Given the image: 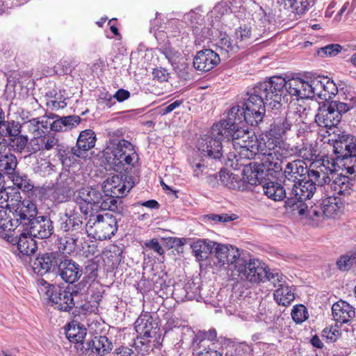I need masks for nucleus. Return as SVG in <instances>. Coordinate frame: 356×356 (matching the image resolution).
Segmentation results:
<instances>
[{
  "instance_id": "obj_14",
  "label": "nucleus",
  "mask_w": 356,
  "mask_h": 356,
  "mask_svg": "<svg viewBox=\"0 0 356 356\" xmlns=\"http://www.w3.org/2000/svg\"><path fill=\"white\" fill-rule=\"evenodd\" d=\"M55 308L67 312L74 306L72 293L44 282L40 288Z\"/></svg>"
},
{
  "instance_id": "obj_41",
  "label": "nucleus",
  "mask_w": 356,
  "mask_h": 356,
  "mask_svg": "<svg viewBox=\"0 0 356 356\" xmlns=\"http://www.w3.org/2000/svg\"><path fill=\"white\" fill-rule=\"evenodd\" d=\"M19 251L24 255L31 256L37 250V244L33 237L29 235L28 232L22 233L17 242Z\"/></svg>"
},
{
  "instance_id": "obj_23",
  "label": "nucleus",
  "mask_w": 356,
  "mask_h": 356,
  "mask_svg": "<svg viewBox=\"0 0 356 356\" xmlns=\"http://www.w3.org/2000/svg\"><path fill=\"white\" fill-rule=\"evenodd\" d=\"M214 250L213 263L218 267L231 264L235 268V264L238 259H241L238 249L232 245H225L216 243Z\"/></svg>"
},
{
  "instance_id": "obj_21",
  "label": "nucleus",
  "mask_w": 356,
  "mask_h": 356,
  "mask_svg": "<svg viewBox=\"0 0 356 356\" xmlns=\"http://www.w3.org/2000/svg\"><path fill=\"white\" fill-rule=\"evenodd\" d=\"M29 235L40 239L47 238L54 232L53 222L48 216H35L24 229Z\"/></svg>"
},
{
  "instance_id": "obj_8",
  "label": "nucleus",
  "mask_w": 356,
  "mask_h": 356,
  "mask_svg": "<svg viewBox=\"0 0 356 356\" xmlns=\"http://www.w3.org/2000/svg\"><path fill=\"white\" fill-rule=\"evenodd\" d=\"M260 36L261 34L257 33L251 25L241 24L235 30L232 39L222 38L219 41V47L226 53H235L252 44L259 40Z\"/></svg>"
},
{
  "instance_id": "obj_17",
  "label": "nucleus",
  "mask_w": 356,
  "mask_h": 356,
  "mask_svg": "<svg viewBox=\"0 0 356 356\" xmlns=\"http://www.w3.org/2000/svg\"><path fill=\"white\" fill-rule=\"evenodd\" d=\"M56 270L62 280L69 284L78 281L83 274V268L78 263L62 255L59 256Z\"/></svg>"
},
{
  "instance_id": "obj_26",
  "label": "nucleus",
  "mask_w": 356,
  "mask_h": 356,
  "mask_svg": "<svg viewBox=\"0 0 356 356\" xmlns=\"http://www.w3.org/2000/svg\"><path fill=\"white\" fill-rule=\"evenodd\" d=\"M82 227V217L72 209H67L64 213H59L57 227L63 232L79 230Z\"/></svg>"
},
{
  "instance_id": "obj_52",
  "label": "nucleus",
  "mask_w": 356,
  "mask_h": 356,
  "mask_svg": "<svg viewBox=\"0 0 356 356\" xmlns=\"http://www.w3.org/2000/svg\"><path fill=\"white\" fill-rule=\"evenodd\" d=\"M18 227L14 223V218L12 216H8L5 211H0V229L3 232L15 230Z\"/></svg>"
},
{
  "instance_id": "obj_50",
  "label": "nucleus",
  "mask_w": 356,
  "mask_h": 356,
  "mask_svg": "<svg viewBox=\"0 0 356 356\" xmlns=\"http://www.w3.org/2000/svg\"><path fill=\"white\" fill-rule=\"evenodd\" d=\"M356 264V252H348L340 257L337 261L339 269L343 271L349 270Z\"/></svg>"
},
{
  "instance_id": "obj_46",
  "label": "nucleus",
  "mask_w": 356,
  "mask_h": 356,
  "mask_svg": "<svg viewBox=\"0 0 356 356\" xmlns=\"http://www.w3.org/2000/svg\"><path fill=\"white\" fill-rule=\"evenodd\" d=\"M18 198H21L19 191L15 188H6L3 186V188L0 190V207L6 208L9 210L11 209V200H14L17 201Z\"/></svg>"
},
{
  "instance_id": "obj_45",
  "label": "nucleus",
  "mask_w": 356,
  "mask_h": 356,
  "mask_svg": "<svg viewBox=\"0 0 356 356\" xmlns=\"http://www.w3.org/2000/svg\"><path fill=\"white\" fill-rule=\"evenodd\" d=\"M87 331L85 327H81L79 325H70L69 328L66 330V337L70 341L75 343V348L77 350L79 343L86 341Z\"/></svg>"
},
{
  "instance_id": "obj_6",
  "label": "nucleus",
  "mask_w": 356,
  "mask_h": 356,
  "mask_svg": "<svg viewBox=\"0 0 356 356\" xmlns=\"http://www.w3.org/2000/svg\"><path fill=\"white\" fill-rule=\"evenodd\" d=\"M309 178V180H300L287 186L289 191L290 197L286 200L287 207H290L293 212L299 215H303L307 211L308 207L305 201L312 198L316 191L317 183L314 179Z\"/></svg>"
},
{
  "instance_id": "obj_18",
  "label": "nucleus",
  "mask_w": 356,
  "mask_h": 356,
  "mask_svg": "<svg viewBox=\"0 0 356 356\" xmlns=\"http://www.w3.org/2000/svg\"><path fill=\"white\" fill-rule=\"evenodd\" d=\"M225 140L223 136L218 137L213 135V127L211 129V135L202 136L197 142V147L204 155L212 159H220L223 154L222 141Z\"/></svg>"
},
{
  "instance_id": "obj_25",
  "label": "nucleus",
  "mask_w": 356,
  "mask_h": 356,
  "mask_svg": "<svg viewBox=\"0 0 356 356\" xmlns=\"http://www.w3.org/2000/svg\"><path fill=\"white\" fill-rule=\"evenodd\" d=\"M60 254L56 252L39 254L31 261V267L34 273L43 275L51 270L56 269Z\"/></svg>"
},
{
  "instance_id": "obj_24",
  "label": "nucleus",
  "mask_w": 356,
  "mask_h": 356,
  "mask_svg": "<svg viewBox=\"0 0 356 356\" xmlns=\"http://www.w3.org/2000/svg\"><path fill=\"white\" fill-rule=\"evenodd\" d=\"M315 161L312 164V168L307 170V166L302 160L296 159L291 162H288L284 170V184L285 187L290 186L287 181L291 182L293 184L295 182L300 181L301 178L307 174L309 176V172L314 168L313 165Z\"/></svg>"
},
{
  "instance_id": "obj_58",
  "label": "nucleus",
  "mask_w": 356,
  "mask_h": 356,
  "mask_svg": "<svg viewBox=\"0 0 356 356\" xmlns=\"http://www.w3.org/2000/svg\"><path fill=\"white\" fill-rule=\"evenodd\" d=\"M284 277H285L282 273L277 271L269 272L266 267V276L265 277V280L270 282L274 286L280 287L281 284H284Z\"/></svg>"
},
{
  "instance_id": "obj_9",
  "label": "nucleus",
  "mask_w": 356,
  "mask_h": 356,
  "mask_svg": "<svg viewBox=\"0 0 356 356\" xmlns=\"http://www.w3.org/2000/svg\"><path fill=\"white\" fill-rule=\"evenodd\" d=\"M302 122L300 107H291L285 113L273 118L270 129L264 136L284 142L282 136Z\"/></svg>"
},
{
  "instance_id": "obj_61",
  "label": "nucleus",
  "mask_w": 356,
  "mask_h": 356,
  "mask_svg": "<svg viewBox=\"0 0 356 356\" xmlns=\"http://www.w3.org/2000/svg\"><path fill=\"white\" fill-rule=\"evenodd\" d=\"M298 154L305 160L312 161L315 156V152L312 148L311 145H303L298 149Z\"/></svg>"
},
{
  "instance_id": "obj_22",
  "label": "nucleus",
  "mask_w": 356,
  "mask_h": 356,
  "mask_svg": "<svg viewBox=\"0 0 356 356\" xmlns=\"http://www.w3.org/2000/svg\"><path fill=\"white\" fill-rule=\"evenodd\" d=\"M76 187V184L74 175L67 170L63 171L56 180L52 197L58 202H64L69 193Z\"/></svg>"
},
{
  "instance_id": "obj_29",
  "label": "nucleus",
  "mask_w": 356,
  "mask_h": 356,
  "mask_svg": "<svg viewBox=\"0 0 356 356\" xmlns=\"http://www.w3.org/2000/svg\"><path fill=\"white\" fill-rule=\"evenodd\" d=\"M313 85V87H314V98H318L322 100H328L338 92V89L335 83L332 81L328 79L327 77H314Z\"/></svg>"
},
{
  "instance_id": "obj_7",
  "label": "nucleus",
  "mask_w": 356,
  "mask_h": 356,
  "mask_svg": "<svg viewBox=\"0 0 356 356\" xmlns=\"http://www.w3.org/2000/svg\"><path fill=\"white\" fill-rule=\"evenodd\" d=\"M88 235L97 240L111 238L118 229L117 220L108 213H91L86 225Z\"/></svg>"
},
{
  "instance_id": "obj_28",
  "label": "nucleus",
  "mask_w": 356,
  "mask_h": 356,
  "mask_svg": "<svg viewBox=\"0 0 356 356\" xmlns=\"http://www.w3.org/2000/svg\"><path fill=\"white\" fill-rule=\"evenodd\" d=\"M233 147L241 158L248 159H253L257 154H260L261 149L264 147L262 138L259 143L257 137H253L249 140H234Z\"/></svg>"
},
{
  "instance_id": "obj_39",
  "label": "nucleus",
  "mask_w": 356,
  "mask_h": 356,
  "mask_svg": "<svg viewBox=\"0 0 356 356\" xmlns=\"http://www.w3.org/2000/svg\"><path fill=\"white\" fill-rule=\"evenodd\" d=\"M17 165L16 156L12 154L6 146V150L0 152V172L8 176L13 174Z\"/></svg>"
},
{
  "instance_id": "obj_19",
  "label": "nucleus",
  "mask_w": 356,
  "mask_h": 356,
  "mask_svg": "<svg viewBox=\"0 0 356 356\" xmlns=\"http://www.w3.org/2000/svg\"><path fill=\"white\" fill-rule=\"evenodd\" d=\"M134 182L131 177L115 175L108 177L104 184V191L111 196L120 198L131 190Z\"/></svg>"
},
{
  "instance_id": "obj_35",
  "label": "nucleus",
  "mask_w": 356,
  "mask_h": 356,
  "mask_svg": "<svg viewBox=\"0 0 356 356\" xmlns=\"http://www.w3.org/2000/svg\"><path fill=\"white\" fill-rule=\"evenodd\" d=\"M252 163L246 165L242 172L243 179L244 182H247L250 185L261 184L263 179L267 176L266 172L261 168L259 163Z\"/></svg>"
},
{
  "instance_id": "obj_5",
  "label": "nucleus",
  "mask_w": 356,
  "mask_h": 356,
  "mask_svg": "<svg viewBox=\"0 0 356 356\" xmlns=\"http://www.w3.org/2000/svg\"><path fill=\"white\" fill-rule=\"evenodd\" d=\"M242 103V105H235L230 108L226 119H223L217 124H223L225 127H234L246 122L251 125L257 124L262 121L263 115L258 108L261 106L260 100L256 97L254 102L250 95Z\"/></svg>"
},
{
  "instance_id": "obj_31",
  "label": "nucleus",
  "mask_w": 356,
  "mask_h": 356,
  "mask_svg": "<svg viewBox=\"0 0 356 356\" xmlns=\"http://www.w3.org/2000/svg\"><path fill=\"white\" fill-rule=\"evenodd\" d=\"M135 329L143 340L140 341L142 344H146L149 341V339L154 337L156 334V327H154L152 318L149 314L142 315L137 318Z\"/></svg>"
},
{
  "instance_id": "obj_44",
  "label": "nucleus",
  "mask_w": 356,
  "mask_h": 356,
  "mask_svg": "<svg viewBox=\"0 0 356 356\" xmlns=\"http://www.w3.org/2000/svg\"><path fill=\"white\" fill-rule=\"evenodd\" d=\"M220 179L222 184L230 189L243 190L244 188L243 181L237 175L220 171Z\"/></svg>"
},
{
  "instance_id": "obj_40",
  "label": "nucleus",
  "mask_w": 356,
  "mask_h": 356,
  "mask_svg": "<svg viewBox=\"0 0 356 356\" xmlns=\"http://www.w3.org/2000/svg\"><path fill=\"white\" fill-rule=\"evenodd\" d=\"M314 0H277L284 9L291 10L293 13L302 15L307 11Z\"/></svg>"
},
{
  "instance_id": "obj_51",
  "label": "nucleus",
  "mask_w": 356,
  "mask_h": 356,
  "mask_svg": "<svg viewBox=\"0 0 356 356\" xmlns=\"http://www.w3.org/2000/svg\"><path fill=\"white\" fill-rule=\"evenodd\" d=\"M97 277V273L92 272L88 275L83 277V280L79 283L73 286L72 291V294L76 295L79 293L85 292L88 290L90 282H93Z\"/></svg>"
},
{
  "instance_id": "obj_57",
  "label": "nucleus",
  "mask_w": 356,
  "mask_h": 356,
  "mask_svg": "<svg viewBox=\"0 0 356 356\" xmlns=\"http://www.w3.org/2000/svg\"><path fill=\"white\" fill-rule=\"evenodd\" d=\"M342 47L337 44H328L321 48L318 51V54L321 57H332L337 56L341 50Z\"/></svg>"
},
{
  "instance_id": "obj_3",
  "label": "nucleus",
  "mask_w": 356,
  "mask_h": 356,
  "mask_svg": "<svg viewBox=\"0 0 356 356\" xmlns=\"http://www.w3.org/2000/svg\"><path fill=\"white\" fill-rule=\"evenodd\" d=\"M284 88L286 89V79L282 76H273L269 81L257 84L247 95H250L254 102L256 97L260 100L261 106L258 105V108L264 115L266 105L272 109H280Z\"/></svg>"
},
{
  "instance_id": "obj_37",
  "label": "nucleus",
  "mask_w": 356,
  "mask_h": 356,
  "mask_svg": "<svg viewBox=\"0 0 356 356\" xmlns=\"http://www.w3.org/2000/svg\"><path fill=\"white\" fill-rule=\"evenodd\" d=\"M102 191L90 186L82 187L77 191L76 199L92 206L95 209L102 200Z\"/></svg>"
},
{
  "instance_id": "obj_36",
  "label": "nucleus",
  "mask_w": 356,
  "mask_h": 356,
  "mask_svg": "<svg viewBox=\"0 0 356 356\" xmlns=\"http://www.w3.org/2000/svg\"><path fill=\"white\" fill-rule=\"evenodd\" d=\"M216 245V242L207 239H197L191 244L194 257L198 261L206 260Z\"/></svg>"
},
{
  "instance_id": "obj_60",
  "label": "nucleus",
  "mask_w": 356,
  "mask_h": 356,
  "mask_svg": "<svg viewBox=\"0 0 356 356\" xmlns=\"http://www.w3.org/2000/svg\"><path fill=\"white\" fill-rule=\"evenodd\" d=\"M340 332L337 326L325 327L322 331V337L330 342L335 341L339 337Z\"/></svg>"
},
{
  "instance_id": "obj_32",
  "label": "nucleus",
  "mask_w": 356,
  "mask_h": 356,
  "mask_svg": "<svg viewBox=\"0 0 356 356\" xmlns=\"http://www.w3.org/2000/svg\"><path fill=\"white\" fill-rule=\"evenodd\" d=\"M334 321L340 323H348L355 315V309L347 302L339 300L332 307Z\"/></svg>"
},
{
  "instance_id": "obj_15",
  "label": "nucleus",
  "mask_w": 356,
  "mask_h": 356,
  "mask_svg": "<svg viewBox=\"0 0 356 356\" xmlns=\"http://www.w3.org/2000/svg\"><path fill=\"white\" fill-rule=\"evenodd\" d=\"M112 341L106 336H90L77 346V352L87 356H102L113 349Z\"/></svg>"
},
{
  "instance_id": "obj_43",
  "label": "nucleus",
  "mask_w": 356,
  "mask_h": 356,
  "mask_svg": "<svg viewBox=\"0 0 356 356\" xmlns=\"http://www.w3.org/2000/svg\"><path fill=\"white\" fill-rule=\"evenodd\" d=\"M273 295L277 304L282 306L289 305L295 299L292 287L283 284L275 291Z\"/></svg>"
},
{
  "instance_id": "obj_47",
  "label": "nucleus",
  "mask_w": 356,
  "mask_h": 356,
  "mask_svg": "<svg viewBox=\"0 0 356 356\" xmlns=\"http://www.w3.org/2000/svg\"><path fill=\"white\" fill-rule=\"evenodd\" d=\"M21 125L19 122L14 120L3 121L0 122V135L12 138L20 133Z\"/></svg>"
},
{
  "instance_id": "obj_27",
  "label": "nucleus",
  "mask_w": 356,
  "mask_h": 356,
  "mask_svg": "<svg viewBox=\"0 0 356 356\" xmlns=\"http://www.w3.org/2000/svg\"><path fill=\"white\" fill-rule=\"evenodd\" d=\"M219 63V55L209 49L198 51L193 59L194 67L201 72L210 71Z\"/></svg>"
},
{
  "instance_id": "obj_54",
  "label": "nucleus",
  "mask_w": 356,
  "mask_h": 356,
  "mask_svg": "<svg viewBox=\"0 0 356 356\" xmlns=\"http://www.w3.org/2000/svg\"><path fill=\"white\" fill-rule=\"evenodd\" d=\"M54 165H53L49 161L44 159H40L37 160L35 163V171L44 176L54 171Z\"/></svg>"
},
{
  "instance_id": "obj_12",
  "label": "nucleus",
  "mask_w": 356,
  "mask_h": 356,
  "mask_svg": "<svg viewBox=\"0 0 356 356\" xmlns=\"http://www.w3.org/2000/svg\"><path fill=\"white\" fill-rule=\"evenodd\" d=\"M343 203L336 196L329 195L322 199L319 204L307 210V216L313 220L320 221L339 216L342 211Z\"/></svg>"
},
{
  "instance_id": "obj_30",
  "label": "nucleus",
  "mask_w": 356,
  "mask_h": 356,
  "mask_svg": "<svg viewBox=\"0 0 356 356\" xmlns=\"http://www.w3.org/2000/svg\"><path fill=\"white\" fill-rule=\"evenodd\" d=\"M96 134L91 129L82 131L77 139L76 147L72 148V153L76 157L82 158L84 154L95 147Z\"/></svg>"
},
{
  "instance_id": "obj_2",
  "label": "nucleus",
  "mask_w": 356,
  "mask_h": 356,
  "mask_svg": "<svg viewBox=\"0 0 356 356\" xmlns=\"http://www.w3.org/2000/svg\"><path fill=\"white\" fill-rule=\"evenodd\" d=\"M264 147L261 149V163H259L266 175L276 177L282 171L284 159L292 155V149L284 142L263 136Z\"/></svg>"
},
{
  "instance_id": "obj_38",
  "label": "nucleus",
  "mask_w": 356,
  "mask_h": 356,
  "mask_svg": "<svg viewBox=\"0 0 356 356\" xmlns=\"http://www.w3.org/2000/svg\"><path fill=\"white\" fill-rule=\"evenodd\" d=\"M262 191L270 199L280 201L286 197L287 188H284L280 184L268 181L262 183Z\"/></svg>"
},
{
  "instance_id": "obj_4",
  "label": "nucleus",
  "mask_w": 356,
  "mask_h": 356,
  "mask_svg": "<svg viewBox=\"0 0 356 356\" xmlns=\"http://www.w3.org/2000/svg\"><path fill=\"white\" fill-rule=\"evenodd\" d=\"M103 154L107 163L115 171L123 169L124 165H133L137 159L133 145L124 139L111 138Z\"/></svg>"
},
{
  "instance_id": "obj_49",
  "label": "nucleus",
  "mask_w": 356,
  "mask_h": 356,
  "mask_svg": "<svg viewBox=\"0 0 356 356\" xmlns=\"http://www.w3.org/2000/svg\"><path fill=\"white\" fill-rule=\"evenodd\" d=\"M77 241L78 236L75 234L61 237L59 240V249L63 252L70 253L75 250Z\"/></svg>"
},
{
  "instance_id": "obj_20",
  "label": "nucleus",
  "mask_w": 356,
  "mask_h": 356,
  "mask_svg": "<svg viewBox=\"0 0 356 356\" xmlns=\"http://www.w3.org/2000/svg\"><path fill=\"white\" fill-rule=\"evenodd\" d=\"M313 83L314 78L305 80L293 77L286 80V91L289 95L300 99L314 98Z\"/></svg>"
},
{
  "instance_id": "obj_56",
  "label": "nucleus",
  "mask_w": 356,
  "mask_h": 356,
  "mask_svg": "<svg viewBox=\"0 0 356 356\" xmlns=\"http://www.w3.org/2000/svg\"><path fill=\"white\" fill-rule=\"evenodd\" d=\"M29 138L27 136L17 134L10 138V145L12 148L19 152H22L28 145Z\"/></svg>"
},
{
  "instance_id": "obj_1",
  "label": "nucleus",
  "mask_w": 356,
  "mask_h": 356,
  "mask_svg": "<svg viewBox=\"0 0 356 356\" xmlns=\"http://www.w3.org/2000/svg\"><path fill=\"white\" fill-rule=\"evenodd\" d=\"M314 168L309 177L314 179L318 186H322L327 193L348 196L355 190V182L348 176L336 172V163L333 159L324 156L315 161Z\"/></svg>"
},
{
  "instance_id": "obj_55",
  "label": "nucleus",
  "mask_w": 356,
  "mask_h": 356,
  "mask_svg": "<svg viewBox=\"0 0 356 356\" xmlns=\"http://www.w3.org/2000/svg\"><path fill=\"white\" fill-rule=\"evenodd\" d=\"M291 316L297 323L304 322L308 318L307 308L302 305L294 306L291 312Z\"/></svg>"
},
{
  "instance_id": "obj_13",
  "label": "nucleus",
  "mask_w": 356,
  "mask_h": 356,
  "mask_svg": "<svg viewBox=\"0 0 356 356\" xmlns=\"http://www.w3.org/2000/svg\"><path fill=\"white\" fill-rule=\"evenodd\" d=\"M343 113L338 105V101H332L318 108L315 121L318 126L327 129V132L330 135V131L337 129Z\"/></svg>"
},
{
  "instance_id": "obj_59",
  "label": "nucleus",
  "mask_w": 356,
  "mask_h": 356,
  "mask_svg": "<svg viewBox=\"0 0 356 356\" xmlns=\"http://www.w3.org/2000/svg\"><path fill=\"white\" fill-rule=\"evenodd\" d=\"M346 102H341L338 101V105L341 108V111H343V113L350 111L351 108L356 107V97L348 94L346 95L343 98Z\"/></svg>"
},
{
  "instance_id": "obj_63",
  "label": "nucleus",
  "mask_w": 356,
  "mask_h": 356,
  "mask_svg": "<svg viewBox=\"0 0 356 356\" xmlns=\"http://www.w3.org/2000/svg\"><path fill=\"white\" fill-rule=\"evenodd\" d=\"M44 135L40 134L34 136V137L29 142V147L31 148V151L36 152L40 150H43Z\"/></svg>"
},
{
  "instance_id": "obj_34",
  "label": "nucleus",
  "mask_w": 356,
  "mask_h": 356,
  "mask_svg": "<svg viewBox=\"0 0 356 356\" xmlns=\"http://www.w3.org/2000/svg\"><path fill=\"white\" fill-rule=\"evenodd\" d=\"M248 130L239 128L238 125L234 127H225L223 124H215L213 125V135L218 137L223 136L224 138H227L228 141L232 139V143H234V140H238L244 136Z\"/></svg>"
},
{
  "instance_id": "obj_64",
  "label": "nucleus",
  "mask_w": 356,
  "mask_h": 356,
  "mask_svg": "<svg viewBox=\"0 0 356 356\" xmlns=\"http://www.w3.org/2000/svg\"><path fill=\"white\" fill-rule=\"evenodd\" d=\"M58 140L54 134L44 135L43 150H50L57 146Z\"/></svg>"
},
{
  "instance_id": "obj_33",
  "label": "nucleus",
  "mask_w": 356,
  "mask_h": 356,
  "mask_svg": "<svg viewBox=\"0 0 356 356\" xmlns=\"http://www.w3.org/2000/svg\"><path fill=\"white\" fill-rule=\"evenodd\" d=\"M216 344L209 339L195 337L193 341V355L195 356H223L216 350Z\"/></svg>"
},
{
  "instance_id": "obj_42",
  "label": "nucleus",
  "mask_w": 356,
  "mask_h": 356,
  "mask_svg": "<svg viewBox=\"0 0 356 356\" xmlns=\"http://www.w3.org/2000/svg\"><path fill=\"white\" fill-rule=\"evenodd\" d=\"M115 197V196H111L110 193H107L106 196L102 195L100 202L97 204L95 209L109 210L117 213H122L123 211L122 201Z\"/></svg>"
},
{
  "instance_id": "obj_11",
  "label": "nucleus",
  "mask_w": 356,
  "mask_h": 356,
  "mask_svg": "<svg viewBox=\"0 0 356 356\" xmlns=\"http://www.w3.org/2000/svg\"><path fill=\"white\" fill-rule=\"evenodd\" d=\"M334 141L333 152L337 159H350V163L345 169L349 175L356 177V139L350 136L339 134H334L332 138Z\"/></svg>"
},
{
  "instance_id": "obj_62",
  "label": "nucleus",
  "mask_w": 356,
  "mask_h": 356,
  "mask_svg": "<svg viewBox=\"0 0 356 356\" xmlns=\"http://www.w3.org/2000/svg\"><path fill=\"white\" fill-rule=\"evenodd\" d=\"M29 131L34 136L44 134V130L42 129L40 125V121L37 118H33L26 122Z\"/></svg>"
},
{
  "instance_id": "obj_53",
  "label": "nucleus",
  "mask_w": 356,
  "mask_h": 356,
  "mask_svg": "<svg viewBox=\"0 0 356 356\" xmlns=\"http://www.w3.org/2000/svg\"><path fill=\"white\" fill-rule=\"evenodd\" d=\"M189 163L193 169V174L195 177L200 178L204 175V171L207 169V167L202 163L199 155L191 160Z\"/></svg>"
},
{
  "instance_id": "obj_48",
  "label": "nucleus",
  "mask_w": 356,
  "mask_h": 356,
  "mask_svg": "<svg viewBox=\"0 0 356 356\" xmlns=\"http://www.w3.org/2000/svg\"><path fill=\"white\" fill-rule=\"evenodd\" d=\"M8 177L19 188L23 189L24 191H30L33 188L28 177L26 175H22L15 170L13 174L8 175Z\"/></svg>"
},
{
  "instance_id": "obj_16",
  "label": "nucleus",
  "mask_w": 356,
  "mask_h": 356,
  "mask_svg": "<svg viewBox=\"0 0 356 356\" xmlns=\"http://www.w3.org/2000/svg\"><path fill=\"white\" fill-rule=\"evenodd\" d=\"M10 213L14 218V223L17 224L18 227L22 225L24 229L38 215V209L31 200L18 198L17 202L16 200L11 201Z\"/></svg>"
},
{
  "instance_id": "obj_10",
  "label": "nucleus",
  "mask_w": 356,
  "mask_h": 356,
  "mask_svg": "<svg viewBox=\"0 0 356 356\" xmlns=\"http://www.w3.org/2000/svg\"><path fill=\"white\" fill-rule=\"evenodd\" d=\"M232 276H237L241 281L251 284H259L265 281L266 266L258 259H238Z\"/></svg>"
}]
</instances>
